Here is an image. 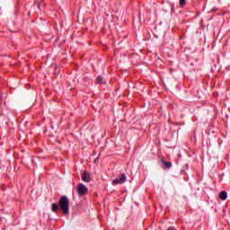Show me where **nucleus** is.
Wrapping results in <instances>:
<instances>
[{
	"mask_svg": "<svg viewBox=\"0 0 230 230\" xmlns=\"http://www.w3.org/2000/svg\"><path fill=\"white\" fill-rule=\"evenodd\" d=\"M59 209L63 211L64 215H69V199L67 196H62L59 199Z\"/></svg>",
	"mask_w": 230,
	"mask_h": 230,
	"instance_id": "f257e3e1",
	"label": "nucleus"
},
{
	"mask_svg": "<svg viewBox=\"0 0 230 230\" xmlns=\"http://www.w3.org/2000/svg\"><path fill=\"white\" fill-rule=\"evenodd\" d=\"M219 199H221V200H226L227 199V192H226V190H223L219 193Z\"/></svg>",
	"mask_w": 230,
	"mask_h": 230,
	"instance_id": "39448f33",
	"label": "nucleus"
},
{
	"mask_svg": "<svg viewBox=\"0 0 230 230\" xmlns=\"http://www.w3.org/2000/svg\"><path fill=\"white\" fill-rule=\"evenodd\" d=\"M87 193H89V189H87L84 184L79 183L77 186V194L79 195V197H85Z\"/></svg>",
	"mask_w": 230,
	"mask_h": 230,
	"instance_id": "7ed1b4c3",
	"label": "nucleus"
},
{
	"mask_svg": "<svg viewBox=\"0 0 230 230\" xmlns=\"http://www.w3.org/2000/svg\"><path fill=\"white\" fill-rule=\"evenodd\" d=\"M127 182V175L125 173H120L118 175L117 179L112 181L113 186H118V184H125Z\"/></svg>",
	"mask_w": 230,
	"mask_h": 230,
	"instance_id": "f03ea898",
	"label": "nucleus"
},
{
	"mask_svg": "<svg viewBox=\"0 0 230 230\" xmlns=\"http://www.w3.org/2000/svg\"><path fill=\"white\" fill-rule=\"evenodd\" d=\"M59 208L60 207L58 203H52L51 205V210L53 211V213H57Z\"/></svg>",
	"mask_w": 230,
	"mask_h": 230,
	"instance_id": "423d86ee",
	"label": "nucleus"
},
{
	"mask_svg": "<svg viewBox=\"0 0 230 230\" xmlns=\"http://www.w3.org/2000/svg\"><path fill=\"white\" fill-rule=\"evenodd\" d=\"M180 6L181 8H183V6H186V0H180Z\"/></svg>",
	"mask_w": 230,
	"mask_h": 230,
	"instance_id": "6e6552de",
	"label": "nucleus"
},
{
	"mask_svg": "<svg viewBox=\"0 0 230 230\" xmlns=\"http://www.w3.org/2000/svg\"><path fill=\"white\" fill-rule=\"evenodd\" d=\"M82 181H84V182H91V174L87 172V171H84L82 174Z\"/></svg>",
	"mask_w": 230,
	"mask_h": 230,
	"instance_id": "20e7f679",
	"label": "nucleus"
},
{
	"mask_svg": "<svg viewBox=\"0 0 230 230\" xmlns=\"http://www.w3.org/2000/svg\"><path fill=\"white\" fill-rule=\"evenodd\" d=\"M38 8H40V3H38Z\"/></svg>",
	"mask_w": 230,
	"mask_h": 230,
	"instance_id": "9d476101",
	"label": "nucleus"
},
{
	"mask_svg": "<svg viewBox=\"0 0 230 230\" xmlns=\"http://www.w3.org/2000/svg\"><path fill=\"white\" fill-rule=\"evenodd\" d=\"M212 12H217V9H212Z\"/></svg>",
	"mask_w": 230,
	"mask_h": 230,
	"instance_id": "9b49d317",
	"label": "nucleus"
},
{
	"mask_svg": "<svg viewBox=\"0 0 230 230\" xmlns=\"http://www.w3.org/2000/svg\"><path fill=\"white\" fill-rule=\"evenodd\" d=\"M163 165L164 166V168H166L167 170H170V168H172V164L171 162H166V161H163Z\"/></svg>",
	"mask_w": 230,
	"mask_h": 230,
	"instance_id": "0eeeda50",
	"label": "nucleus"
},
{
	"mask_svg": "<svg viewBox=\"0 0 230 230\" xmlns=\"http://www.w3.org/2000/svg\"><path fill=\"white\" fill-rule=\"evenodd\" d=\"M103 77H102V75H99L98 77H97V82H98V84H105V83H103Z\"/></svg>",
	"mask_w": 230,
	"mask_h": 230,
	"instance_id": "1a4fd4ad",
	"label": "nucleus"
}]
</instances>
